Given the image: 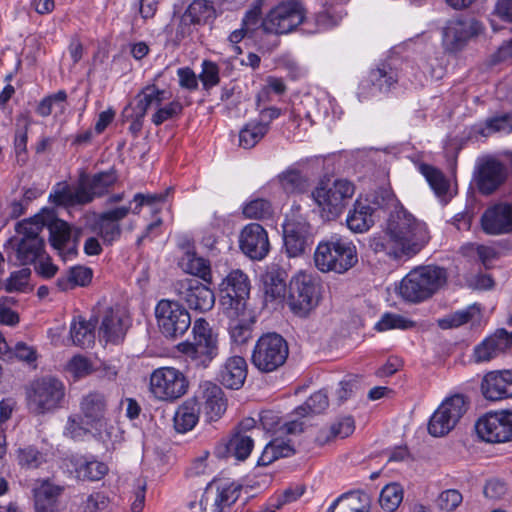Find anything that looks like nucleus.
I'll return each mask as SVG.
<instances>
[{
	"mask_svg": "<svg viewBox=\"0 0 512 512\" xmlns=\"http://www.w3.org/2000/svg\"><path fill=\"white\" fill-rule=\"evenodd\" d=\"M365 205L370 206L371 211L376 214L380 210H388L399 207L401 204L394 193L387 188H379L371 193L364 201Z\"/></svg>",
	"mask_w": 512,
	"mask_h": 512,
	"instance_id": "37998d69",
	"label": "nucleus"
},
{
	"mask_svg": "<svg viewBox=\"0 0 512 512\" xmlns=\"http://www.w3.org/2000/svg\"><path fill=\"white\" fill-rule=\"evenodd\" d=\"M398 72L388 63H380L368 75L370 83L380 92H388L398 82Z\"/></svg>",
	"mask_w": 512,
	"mask_h": 512,
	"instance_id": "58836bf2",
	"label": "nucleus"
},
{
	"mask_svg": "<svg viewBox=\"0 0 512 512\" xmlns=\"http://www.w3.org/2000/svg\"><path fill=\"white\" fill-rule=\"evenodd\" d=\"M44 247V241L40 237L21 239L17 247V259L23 264L33 263Z\"/></svg>",
	"mask_w": 512,
	"mask_h": 512,
	"instance_id": "8fccbe9b",
	"label": "nucleus"
},
{
	"mask_svg": "<svg viewBox=\"0 0 512 512\" xmlns=\"http://www.w3.org/2000/svg\"><path fill=\"white\" fill-rule=\"evenodd\" d=\"M355 193L354 184L348 180L338 179L331 185H320L312 196L318 206L326 213L327 219L337 218L350 203Z\"/></svg>",
	"mask_w": 512,
	"mask_h": 512,
	"instance_id": "9d476101",
	"label": "nucleus"
},
{
	"mask_svg": "<svg viewBox=\"0 0 512 512\" xmlns=\"http://www.w3.org/2000/svg\"><path fill=\"white\" fill-rule=\"evenodd\" d=\"M414 327V322L397 314L386 313L375 325L376 330L408 329Z\"/></svg>",
	"mask_w": 512,
	"mask_h": 512,
	"instance_id": "e2e57ef3",
	"label": "nucleus"
},
{
	"mask_svg": "<svg viewBox=\"0 0 512 512\" xmlns=\"http://www.w3.org/2000/svg\"><path fill=\"white\" fill-rule=\"evenodd\" d=\"M287 273L285 270L273 266L264 276V291L266 299L282 300L286 294Z\"/></svg>",
	"mask_w": 512,
	"mask_h": 512,
	"instance_id": "72a5a7b5",
	"label": "nucleus"
},
{
	"mask_svg": "<svg viewBox=\"0 0 512 512\" xmlns=\"http://www.w3.org/2000/svg\"><path fill=\"white\" fill-rule=\"evenodd\" d=\"M81 411L85 423L94 427L102 428L106 423L107 399L104 394L93 391L83 397Z\"/></svg>",
	"mask_w": 512,
	"mask_h": 512,
	"instance_id": "bb28decb",
	"label": "nucleus"
},
{
	"mask_svg": "<svg viewBox=\"0 0 512 512\" xmlns=\"http://www.w3.org/2000/svg\"><path fill=\"white\" fill-rule=\"evenodd\" d=\"M131 206H121L101 213L95 223V229L105 245H111L121 236L119 221L130 212Z\"/></svg>",
	"mask_w": 512,
	"mask_h": 512,
	"instance_id": "393cba45",
	"label": "nucleus"
},
{
	"mask_svg": "<svg viewBox=\"0 0 512 512\" xmlns=\"http://www.w3.org/2000/svg\"><path fill=\"white\" fill-rule=\"evenodd\" d=\"M95 323L91 320L85 321L81 317L78 321H74L70 327V336L73 343L82 348L89 347L94 343Z\"/></svg>",
	"mask_w": 512,
	"mask_h": 512,
	"instance_id": "c03bdc74",
	"label": "nucleus"
},
{
	"mask_svg": "<svg viewBox=\"0 0 512 512\" xmlns=\"http://www.w3.org/2000/svg\"><path fill=\"white\" fill-rule=\"evenodd\" d=\"M304 18L305 10L298 1H283L266 14L261 21V27L268 34H288L294 31Z\"/></svg>",
	"mask_w": 512,
	"mask_h": 512,
	"instance_id": "9b49d317",
	"label": "nucleus"
},
{
	"mask_svg": "<svg viewBox=\"0 0 512 512\" xmlns=\"http://www.w3.org/2000/svg\"><path fill=\"white\" fill-rule=\"evenodd\" d=\"M355 429L354 420L352 417H345L337 424H333L329 429H322L319 431L316 441L320 445L330 442L336 437L346 438L353 433Z\"/></svg>",
	"mask_w": 512,
	"mask_h": 512,
	"instance_id": "a18cd8bd",
	"label": "nucleus"
},
{
	"mask_svg": "<svg viewBox=\"0 0 512 512\" xmlns=\"http://www.w3.org/2000/svg\"><path fill=\"white\" fill-rule=\"evenodd\" d=\"M46 221L44 216L41 214L35 215L30 219H25L16 225V231L22 235L21 239H31L33 237H39V233L42 231Z\"/></svg>",
	"mask_w": 512,
	"mask_h": 512,
	"instance_id": "13d9d810",
	"label": "nucleus"
},
{
	"mask_svg": "<svg viewBox=\"0 0 512 512\" xmlns=\"http://www.w3.org/2000/svg\"><path fill=\"white\" fill-rule=\"evenodd\" d=\"M482 30V24L474 18H457L447 22L443 29L442 42L446 51L462 50L468 41Z\"/></svg>",
	"mask_w": 512,
	"mask_h": 512,
	"instance_id": "f3484780",
	"label": "nucleus"
},
{
	"mask_svg": "<svg viewBox=\"0 0 512 512\" xmlns=\"http://www.w3.org/2000/svg\"><path fill=\"white\" fill-rule=\"evenodd\" d=\"M424 222L417 220L402 205L391 211L385 234L369 240L370 249L395 261H406L417 255L429 242Z\"/></svg>",
	"mask_w": 512,
	"mask_h": 512,
	"instance_id": "f257e3e1",
	"label": "nucleus"
},
{
	"mask_svg": "<svg viewBox=\"0 0 512 512\" xmlns=\"http://www.w3.org/2000/svg\"><path fill=\"white\" fill-rule=\"evenodd\" d=\"M480 438L491 443L512 441V412L501 410L488 412L475 424Z\"/></svg>",
	"mask_w": 512,
	"mask_h": 512,
	"instance_id": "dca6fc26",
	"label": "nucleus"
},
{
	"mask_svg": "<svg viewBox=\"0 0 512 512\" xmlns=\"http://www.w3.org/2000/svg\"><path fill=\"white\" fill-rule=\"evenodd\" d=\"M199 389L207 421L219 419L226 410V399L222 389L210 381L201 383Z\"/></svg>",
	"mask_w": 512,
	"mask_h": 512,
	"instance_id": "a878e982",
	"label": "nucleus"
},
{
	"mask_svg": "<svg viewBox=\"0 0 512 512\" xmlns=\"http://www.w3.org/2000/svg\"><path fill=\"white\" fill-rule=\"evenodd\" d=\"M420 172L424 175L430 187L438 196L447 193L449 183L440 170L428 164H421Z\"/></svg>",
	"mask_w": 512,
	"mask_h": 512,
	"instance_id": "5fc2aeb1",
	"label": "nucleus"
},
{
	"mask_svg": "<svg viewBox=\"0 0 512 512\" xmlns=\"http://www.w3.org/2000/svg\"><path fill=\"white\" fill-rule=\"evenodd\" d=\"M117 180L114 170L99 172L92 177L82 173L79 178L80 187L84 189L86 194L91 198V202L95 197L102 196L109 187Z\"/></svg>",
	"mask_w": 512,
	"mask_h": 512,
	"instance_id": "c756f323",
	"label": "nucleus"
},
{
	"mask_svg": "<svg viewBox=\"0 0 512 512\" xmlns=\"http://www.w3.org/2000/svg\"><path fill=\"white\" fill-rule=\"evenodd\" d=\"M468 406L463 395L456 394L447 398L431 416L428 432L434 437L448 434L467 412Z\"/></svg>",
	"mask_w": 512,
	"mask_h": 512,
	"instance_id": "ddd939ff",
	"label": "nucleus"
},
{
	"mask_svg": "<svg viewBox=\"0 0 512 512\" xmlns=\"http://www.w3.org/2000/svg\"><path fill=\"white\" fill-rule=\"evenodd\" d=\"M462 494L456 489H448L440 493L437 506L441 511L453 512L461 503Z\"/></svg>",
	"mask_w": 512,
	"mask_h": 512,
	"instance_id": "774afa93",
	"label": "nucleus"
},
{
	"mask_svg": "<svg viewBox=\"0 0 512 512\" xmlns=\"http://www.w3.org/2000/svg\"><path fill=\"white\" fill-rule=\"evenodd\" d=\"M247 377V363L241 356H232L221 367L218 380L227 388L239 389Z\"/></svg>",
	"mask_w": 512,
	"mask_h": 512,
	"instance_id": "c85d7f7f",
	"label": "nucleus"
},
{
	"mask_svg": "<svg viewBox=\"0 0 512 512\" xmlns=\"http://www.w3.org/2000/svg\"><path fill=\"white\" fill-rule=\"evenodd\" d=\"M200 405L197 398L186 400L174 416V427L178 432L185 433L194 428L199 419Z\"/></svg>",
	"mask_w": 512,
	"mask_h": 512,
	"instance_id": "f704fd0d",
	"label": "nucleus"
},
{
	"mask_svg": "<svg viewBox=\"0 0 512 512\" xmlns=\"http://www.w3.org/2000/svg\"><path fill=\"white\" fill-rule=\"evenodd\" d=\"M31 270L29 268H22L13 271L3 284V288L8 293L23 292L28 285Z\"/></svg>",
	"mask_w": 512,
	"mask_h": 512,
	"instance_id": "052dcab7",
	"label": "nucleus"
},
{
	"mask_svg": "<svg viewBox=\"0 0 512 512\" xmlns=\"http://www.w3.org/2000/svg\"><path fill=\"white\" fill-rule=\"evenodd\" d=\"M199 80L206 90L218 85L220 82L218 65L212 61L204 60L202 62V72L199 75Z\"/></svg>",
	"mask_w": 512,
	"mask_h": 512,
	"instance_id": "69168bd1",
	"label": "nucleus"
},
{
	"mask_svg": "<svg viewBox=\"0 0 512 512\" xmlns=\"http://www.w3.org/2000/svg\"><path fill=\"white\" fill-rule=\"evenodd\" d=\"M64 489V486L55 485L49 481H43L38 487L33 488L35 512H60L59 497Z\"/></svg>",
	"mask_w": 512,
	"mask_h": 512,
	"instance_id": "cd10ccee",
	"label": "nucleus"
},
{
	"mask_svg": "<svg viewBox=\"0 0 512 512\" xmlns=\"http://www.w3.org/2000/svg\"><path fill=\"white\" fill-rule=\"evenodd\" d=\"M213 3L208 0H193L185 10V19L190 18L194 25H204L216 17Z\"/></svg>",
	"mask_w": 512,
	"mask_h": 512,
	"instance_id": "79ce46f5",
	"label": "nucleus"
},
{
	"mask_svg": "<svg viewBox=\"0 0 512 512\" xmlns=\"http://www.w3.org/2000/svg\"><path fill=\"white\" fill-rule=\"evenodd\" d=\"M125 333L126 328L120 314L114 312L111 308L108 309L102 319L99 334L107 342L118 343L123 339Z\"/></svg>",
	"mask_w": 512,
	"mask_h": 512,
	"instance_id": "e433bc0d",
	"label": "nucleus"
},
{
	"mask_svg": "<svg viewBox=\"0 0 512 512\" xmlns=\"http://www.w3.org/2000/svg\"><path fill=\"white\" fill-rule=\"evenodd\" d=\"M358 262L356 246L343 238L332 237L318 244L314 253V263L321 272L343 274Z\"/></svg>",
	"mask_w": 512,
	"mask_h": 512,
	"instance_id": "20e7f679",
	"label": "nucleus"
},
{
	"mask_svg": "<svg viewBox=\"0 0 512 512\" xmlns=\"http://www.w3.org/2000/svg\"><path fill=\"white\" fill-rule=\"evenodd\" d=\"M67 106V93L65 90H59L56 93L44 97L36 107V113L41 117H48L55 109L59 113H64Z\"/></svg>",
	"mask_w": 512,
	"mask_h": 512,
	"instance_id": "09e8293b",
	"label": "nucleus"
},
{
	"mask_svg": "<svg viewBox=\"0 0 512 512\" xmlns=\"http://www.w3.org/2000/svg\"><path fill=\"white\" fill-rule=\"evenodd\" d=\"M184 272L199 277L207 284L212 283L210 262L195 253L187 252L180 261Z\"/></svg>",
	"mask_w": 512,
	"mask_h": 512,
	"instance_id": "ea45409f",
	"label": "nucleus"
},
{
	"mask_svg": "<svg viewBox=\"0 0 512 512\" xmlns=\"http://www.w3.org/2000/svg\"><path fill=\"white\" fill-rule=\"evenodd\" d=\"M271 203L263 198H257L247 203L243 208V214L247 218L264 219L272 215Z\"/></svg>",
	"mask_w": 512,
	"mask_h": 512,
	"instance_id": "bf43d9fd",
	"label": "nucleus"
},
{
	"mask_svg": "<svg viewBox=\"0 0 512 512\" xmlns=\"http://www.w3.org/2000/svg\"><path fill=\"white\" fill-rule=\"evenodd\" d=\"M231 339L236 344H244L251 338V324L246 320L235 319L229 325Z\"/></svg>",
	"mask_w": 512,
	"mask_h": 512,
	"instance_id": "338daca9",
	"label": "nucleus"
},
{
	"mask_svg": "<svg viewBox=\"0 0 512 512\" xmlns=\"http://www.w3.org/2000/svg\"><path fill=\"white\" fill-rule=\"evenodd\" d=\"M239 247L252 260L264 259L270 251L267 231L258 223L246 225L239 236Z\"/></svg>",
	"mask_w": 512,
	"mask_h": 512,
	"instance_id": "6ab92c4d",
	"label": "nucleus"
},
{
	"mask_svg": "<svg viewBox=\"0 0 512 512\" xmlns=\"http://www.w3.org/2000/svg\"><path fill=\"white\" fill-rule=\"evenodd\" d=\"M46 225L50 232V244L56 250L63 251L71 240V226L60 219H53Z\"/></svg>",
	"mask_w": 512,
	"mask_h": 512,
	"instance_id": "49530a36",
	"label": "nucleus"
},
{
	"mask_svg": "<svg viewBox=\"0 0 512 512\" xmlns=\"http://www.w3.org/2000/svg\"><path fill=\"white\" fill-rule=\"evenodd\" d=\"M284 247L288 257H299L313 244L311 226L300 213V207L293 208L283 224Z\"/></svg>",
	"mask_w": 512,
	"mask_h": 512,
	"instance_id": "f8f14e48",
	"label": "nucleus"
},
{
	"mask_svg": "<svg viewBox=\"0 0 512 512\" xmlns=\"http://www.w3.org/2000/svg\"><path fill=\"white\" fill-rule=\"evenodd\" d=\"M173 190L172 187H168L163 193L154 194H142L137 193L134 195L133 202L135 206L130 209L134 214H139L141 208L144 205L153 207L156 203H162L166 200L169 193Z\"/></svg>",
	"mask_w": 512,
	"mask_h": 512,
	"instance_id": "0e129e2a",
	"label": "nucleus"
},
{
	"mask_svg": "<svg viewBox=\"0 0 512 512\" xmlns=\"http://www.w3.org/2000/svg\"><path fill=\"white\" fill-rule=\"evenodd\" d=\"M374 215L370 206L365 205L362 200L358 199L354 203L353 210L347 216V226L353 232H365L373 226Z\"/></svg>",
	"mask_w": 512,
	"mask_h": 512,
	"instance_id": "c9c22d12",
	"label": "nucleus"
},
{
	"mask_svg": "<svg viewBox=\"0 0 512 512\" xmlns=\"http://www.w3.org/2000/svg\"><path fill=\"white\" fill-rule=\"evenodd\" d=\"M289 355L287 341L276 332L263 334L254 346L252 364L263 373H270L282 367Z\"/></svg>",
	"mask_w": 512,
	"mask_h": 512,
	"instance_id": "0eeeda50",
	"label": "nucleus"
},
{
	"mask_svg": "<svg viewBox=\"0 0 512 512\" xmlns=\"http://www.w3.org/2000/svg\"><path fill=\"white\" fill-rule=\"evenodd\" d=\"M250 280L242 270L230 271L219 285L221 304L228 317L238 318L246 311L250 294Z\"/></svg>",
	"mask_w": 512,
	"mask_h": 512,
	"instance_id": "1a4fd4ad",
	"label": "nucleus"
},
{
	"mask_svg": "<svg viewBox=\"0 0 512 512\" xmlns=\"http://www.w3.org/2000/svg\"><path fill=\"white\" fill-rule=\"evenodd\" d=\"M321 284L311 274L300 273L290 282L288 305L292 313L305 318L319 304Z\"/></svg>",
	"mask_w": 512,
	"mask_h": 512,
	"instance_id": "6e6552de",
	"label": "nucleus"
},
{
	"mask_svg": "<svg viewBox=\"0 0 512 512\" xmlns=\"http://www.w3.org/2000/svg\"><path fill=\"white\" fill-rule=\"evenodd\" d=\"M188 388L184 374L173 367H161L150 376V391L159 400L174 401L183 396Z\"/></svg>",
	"mask_w": 512,
	"mask_h": 512,
	"instance_id": "4468645a",
	"label": "nucleus"
},
{
	"mask_svg": "<svg viewBox=\"0 0 512 512\" xmlns=\"http://www.w3.org/2000/svg\"><path fill=\"white\" fill-rule=\"evenodd\" d=\"M92 270L83 266H75L69 269L65 276L57 279L56 285L60 291L71 290L77 286H86L91 282Z\"/></svg>",
	"mask_w": 512,
	"mask_h": 512,
	"instance_id": "a19ab883",
	"label": "nucleus"
},
{
	"mask_svg": "<svg viewBox=\"0 0 512 512\" xmlns=\"http://www.w3.org/2000/svg\"><path fill=\"white\" fill-rule=\"evenodd\" d=\"M192 340L176 345V350L198 368H207L219 354V338L205 318H196L192 325Z\"/></svg>",
	"mask_w": 512,
	"mask_h": 512,
	"instance_id": "f03ea898",
	"label": "nucleus"
},
{
	"mask_svg": "<svg viewBox=\"0 0 512 512\" xmlns=\"http://www.w3.org/2000/svg\"><path fill=\"white\" fill-rule=\"evenodd\" d=\"M44 461V454L34 446H26L17 450V462L23 468L36 469Z\"/></svg>",
	"mask_w": 512,
	"mask_h": 512,
	"instance_id": "4d7b16f0",
	"label": "nucleus"
},
{
	"mask_svg": "<svg viewBox=\"0 0 512 512\" xmlns=\"http://www.w3.org/2000/svg\"><path fill=\"white\" fill-rule=\"evenodd\" d=\"M64 396V384L51 376L32 381L26 389L27 407L35 415L49 413L59 408Z\"/></svg>",
	"mask_w": 512,
	"mask_h": 512,
	"instance_id": "39448f33",
	"label": "nucleus"
},
{
	"mask_svg": "<svg viewBox=\"0 0 512 512\" xmlns=\"http://www.w3.org/2000/svg\"><path fill=\"white\" fill-rule=\"evenodd\" d=\"M254 447L252 434L244 435L232 433L230 438L219 442L214 455L219 459L234 458L236 461H245L251 454Z\"/></svg>",
	"mask_w": 512,
	"mask_h": 512,
	"instance_id": "b1692460",
	"label": "nucleus"
},
{
	"mask_svg": "<svg viewBox=\"0 0 512 512\" xmlns=\"http://www.w3.org/2000/svg\"><path fill=\"white\" fill-rule=\"evenodd\" d=\"M507 169L496 159H487L479 166L475 176L476 186L483 195H490L506 180Z\"/></svg>",
	"mask_w": 512,
	"mask_h": 512,
	"instance_id": "5701e85b",
	"label": "nucleus"
},
{
	"mask_svg": "<svg viewBox=\"0 0 512 512\" xmlns=\"http://www.w3.org/2000/svg\"><path fill=\"white\" fill-rule=\"evenodd\" d=\"M241 486L235 483L215 485L210 483L200 500L203 512H222L239 498Z\"/></svg>",
	"mask_w": 512,
	"mask_h": 512,
	"instance_id": "a211bd4d",
	"label": "nucleus"
},
{
	"mask_svg": "<svg viewBox=\"0 0 512 512\" xmlns=\"http://www.w3.org/2000/svg\"><path fill=\"white\" fill-rule=\"evenodd\" d=\"M49 200L57 206L84 205L91 202V198L79 183L75 189L66 183H58L53 193L50 194Z\"/></svg>",
	"mask_w": 512,
	"mask_h": 512,
	"instance_id": "7c9ffc66",
	"label": "nucleus"
},
{
	"mask_svg": "<svg viewBox=\"0 0 512 512\" xmlns=\"http://www.w3.org/2000/svg\"><path fill=\"white\" fill-rule=\"evenodd\" d=\"M278 181L286 193H303L307 189V180L297 169L289 168L282 172Z\"/></svg>",
	"mask_w": 512,
	"mask_h": 512,
	"instance_id": "3c124183",
	"label": "nucleus"
},
{
	"mask_svg": "<svg viewBox=\"0 0 512 512\" xmlns=\"http://www.w3.org/2000/svg\"><path fill=\"white\" fill-rule=\"evenodd\" d=\"M173 287L178 297L177 301L186 304L188 310L206 313L215 305L214 292L199 280L190 278L178 280Z\"/></svg>",
	"mask_w": 512,
	"mask_h": 512,
	"instance_id": "2eb2a0df",
	"label": "nucleus"
},
{
	"mask_svg": "<svg viewBox=\"0 0 512 512\" xmlns=\"http://www.w3.org/2000/svg\"><path fill=\"white\" fill-rule=\"evenodd\" d=\"M480 224L487 235L512 233V205L497 203L488 207L481 216Z\"/></svg>",
	"mask_w": 512,
	"mask_h": 512,
	"instance_id": "aec40b11",
	"label": "nucleus"
},
{
	"mask_svg": "<svg viewBox=\"0 0 512 512\" xmlns=\"http://www.w3.org/2000/svg\"><path fill=\"white\" fill-rule=\"evenodd\" d=\"M476 314H480V309L476 305H471L464 310L456 311L455 313L440 319L438 324L442 329L459 327L473 319Z\"/></svg>",
	"mask_w": 512,
	"mask_h": 512,
	"instance_id": "6e6d98bb",
	"label": "nucleus"
},
{
	"mask_svg": "<svg viewBox=\"0 0 512 512\" xmlns=\"http://www.w3.org/2000/svg\"><path fill=\"white\" fill-rule=\"evenodd\" d=\"M183 105L177 100H174L163 107L157 108L156 112L152 115L151 121L154 125L160 126L165 121L174 119L182 114Z\"/></svg>",
	"mask_w": 512,
	"mask_h": 512,
	"instance_id": "680f3d73",
	"label": "nucleus"
},
{
	"mask_svg": "<svg viewBox=\"0 0 512 512\" xmlns=\"http://www.w3.org/2000/svg\"><path fill=\"white\" fill-rule=\"evenodd\" d=\"M154 313L159 332L168 340L183 337L193 325L189 310L177 300H159Z\"/></svg>",
	"mask_w": 512,
	"mask_h": 512,
	"instance_id": "423d86ee",
	"label": "nucleus"
},
{
	"mask_svg": "<svg viewBox=\"0 0 512 512\" xmlns=\"http://www.w3.org/2000/svg\"><path fill=\"white\" fill-rule=\"evenodd\" d=\"M268 132L267 123L250 122L239 133V144L245 149L254 147Z\"/></svg>",
	"mask_w": 512,
	"mask_h": 512,
	"instance_id": "de8ad7c7",
	"label": "nucleus"
},
{
	"mask_svg": "<svg viewBox=\"0 0 512 512\" xmlns=\"http://www.w3.org/2000/svg\"><path fill=\"white\" fill-rule=\"evenodd\" d=\"M329 405L328 395L320 390L312 394L306 402L295 409V414L301 417L309 414H320L327 409Z\"/></svg>",
	"mask_w": 512,
	"mask_h": 512,
	"instance_id": "603ef678",
	"label": "nucleus"
},
{
	"mask_svg": "<svg viewBox=\"0 0 512 512\" xmlns=\"http://www.w3.org/2000/svg\"><path fill=\"white\" fill-rule=\"evenodd\" d=\"M480 389L484 398L489 401L512 398V369L486 373L482 378Z\"/></svg>",
	"mask_w": 512,
	"mask_h": 512,
	"instance_id": "412c9836",
	"label": "nucleus"
},
{
	"mask_svg": "<svg viewBox=\"0 0 512 512\" xmlns=\"http://www.w3.org/2000/svg\"><path fill=\"white\" fill-rule=\"evenodd\" d=\"M327 512H370V498L366 493H345L332 503Z\"/></svg>",
	"mask_w": 512,
	"mask_h": 512,
	"instance_id": "473e14b6",
	"label": "nucleus"
},
{
	"mask_svg": "<svg viewBox=\"0 0 512 512\" xmlns=\"http://www.w3.org/2000/svg\"><path fill=\"white\" fill-rule=\"evenodd\" d=\"M511 347L512 332L499 328L474 347L472 357L476 363L488 362Z\"/></svg>",
	"mask_w": 512,
	"mask_h": 512,
	"instance_id": "4be33fe9",
	"label": "nucleus"
},
{
	"mask_svg": "<svg viewBox=\"0 0 512 512\" xmlns=\"http://www.w3.org/2000/svg\"><path fill=\"white\" fill-rule=\"evenodd\" d=\"M75 469L76 478L82 481H99L108 473V466L96 459L85 457L73 458L71 460Z\"/></svg>",
	"mask_w": 512,
	"mask_h": 512,
	"instance_id": "2f4dec72",
	"label": "nucleus"
},
{
	"mask_svg": "<svg viewBox=\"0 0 512 512\" xmlns=\"http://www.w3.org/2000/svg\"><path fill=\"white\" fill-rule=\"evenodd\" d=\"M447 272L435 265L412 269L401 281L399 295L411 303H420L432 297L446 284Z\"/></svg>",
	"mask_w": 512,
	"mask_h": 512,
	"instance_id": "7ed1b4c3",
	"label": "nucleus"
},
{
	"mask_svg": "<svg viewBox=\"0 0 512 512\" xmlns=\"http://www.w3.org/2000/svg\"><path fill=\"white\" fill-rule=\"evenodd\" d=\"M294 454L295 449L288 441L275 438L264 447L257 460V466H268L279 458L290 457Z\"/></svg>",
	"mask_w": 512,
	"mask_h": 512,
	"instance_id": "4c0bfd02",
	"label": "nucleus"
},
{
	"mask_svg": "<svg viewBox=\"0 0 512 512\" xmlns=\"http://www.w3.org/2000/svg\"><path fill=\"white\" fill-rule=\"evenodd\" d=\"M403 500V489L397 483L386 485L380 493L379 504L387 512H394Z\"/></svg>",
	"mask_w": 512,
	"mask_h": 512,
	"instance_id": "864d4df0",
	"label": "nucleus"
}]
</instances>
